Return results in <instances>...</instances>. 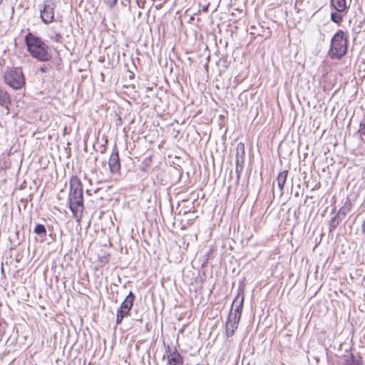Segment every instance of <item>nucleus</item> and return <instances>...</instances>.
I'll list each match as a JSON object with an SVG mask.
<instances>
[{
    "instance_id": "1",
    "label": "nucleus",
    "mask_w": 365,
    "mask_h": 365,
    "mask_svg": "<svg viewBox=\"0 0 365 365\" xmlns=\"http://www.w3.org/2000/svg\"><path fill=\"white\" fill-rule=\"evenodd\" d=\"M25 43L28 51L34 58L41 62L49 61L52 58L48 46L40 37L29 33L25 36Z\"/></svg>"
},
{
    "instance_id": "2",
    "label": "nucleus",
    "mask_w": 365,
    "mask_h": 365,
    "mask_svg": "<svg viewBox=\"0 0 365 365\" xmlns=\"http://www.w3.org/2000/svg\"><path fill=\"white\" fill-rule=\"evenodd\" d=\"M68 205L73 216L78 218V212H81L83 207L82 185L80 179L77 177H72L70 180Z\"/></svg>"
},
{
    "instance_id": "3",
    "label": "nucleus",
    "mask_w": 365,
    "mask_h": 365,
    "mask_svg": "<svg viewBox=\"0 0 365 365\" xmlns=\"http://www.w3.org/2000/svg\"><path fill=\"white\" fill-rule=\"evenodd\" d=\"M348 36L342 30H338L331 39L328 55L331 59H341L346 54Z\"/></svg>"
},
{
    "instance_id": "4",
    "label": "nucleus",
    "mask_w": 365,
    "mask_h": 365,
    "mask_svg": "<svg viewBox=\"0 0 365 365\" xmlns=\"http://www.w3.org/2000/svg\"><path fill=\"white\" fill-rule=\"evenodd\" d=\"M5 83L15 90L21 88L25 84V78L19 67L7 69L4 75Z\"/></svg>"
},
{
    "instance_id": "5",
    "label": "nucleus",
    "mask_w": 365,
    "mask_h": 365,
    "mask_svg": "<svg viewBox=\"0 0 365 365\" xmlns=\"http://www.w3.org/2000/svg\"><path fill=\"white\" fill-rule=\"evenodd\" d=\"M245 296L243 292H239L234 299L230 312L232 313V317L240 320L243 309Z\"/></svg>"
},
{
    "instance_id": "6",
    "label": "nucleus",
    "mask_w": 365,
    "mask_h": 365,
    "mask_svg": "<svg viewBox=\"0 0 365 365\" xmlns=\"http://www.w3.org/2000/svg\"><path fill=\"white\" fill-rule=\"evenodd\" d=\"M54 3L51 1H46L43 6V9H40L41 19L43 23L48 24L52 22L54 16Z\"/></svg>"
},
{
    "instance_id": "7",
    "label": "nucleus",
    "mask_w": 365,
    "mask_h": 365,
    "mask_svg": "<svg viewBox=\"0 0 365 365\" xmlns=\"http://www.w3.org/2000/svg\"><path fill=\"white\" fill-rule=\"evenodd\" d=\"M134 299V294L132 292H130L118 309V317L124 318L129 314L133 304Z\"/></svg>"
},
{
    "instance_id": "8",
    "label": "nucleus",
    "mask_w": 365,
    "mask_h": 365,
    "mask_svg": "<svg viewBox=\"0 0 365 365\" xmlns=\"http://www.w3.org/2000/svg\"><path fill=\"white\" fill-rule=\"evenodd\" d=\"M240 320L232 317V312H230L226 320L225 334L227 337H232L237 329Z\"/></svg>"
},
{
    "instance_id": "9",
    "label": "nucleus",
    "mask_w": 365,
    "mask_h": 365,
    "mask_svg": "<svg viewBox=\"0 0 365 365\" xmlns=\"http://www.w3.org/2000/svg\"><path fill=\"white\" fill-rule=\"evenodd\" d=\"M168 365H182L183 360L180 354L175 349L172 350L170 346L167 347Z\"/></svg>"
},
{
    "instance_id": "10",
    "label": "nucleus",
    "mask_w": 365,
    "mask_h": 365,
    "mask_svg": "<svg viewBox=\"0 0 365 365\" xmlns=\"http://www.w3.org/2000/svg\"><path fill=\"white\" fill-rule=\"evenodd\" d=\"M108 165L111 173H118L120 172V163L118 153L117 151L112 153L110 155Z\"/></svg>"
},
{
    "instance_id": "11",
    "label": "nucleus",
    "mask_w": 365,
    "mask_h": 365,
    "mask_svg": "<svg viewBox=\"0 0 365 365\" xmlns=\"http://www.w3.org/2000/svg\"><path fill=\"white\" fill-rule=\"evenodd\" d=\"M331 6L338 12H346L349 6L346 0H331Z\"/></svg>"
},
{
    "instance_id": "12",
    "label": "nucleus",
    "mask_w": 365,
    "mask_h": 365,
    "mask_svg": "<svg viewBox=\"0 0 365 365\" xmlns=\"http://www.w3.org/2000/svg\"><path fill=\"white\" fill-rule=\"evenodd\" d=\"M287 175H288V171L283 170V171L280 172L277 177V185L280 190V195H283V189H284V186L286 182H287Z\"/></svg>"
},
{
    "instance_id": "13",
    "label": "nucleus",
    "mask_w": 365,
    "mask_h": 365,
    "mask_svg": "<svg viewBox=\"0 0 365 365\" xmlns=\"http://www.w3.org/2000/svg\"><path fill=\"white\" fill-rule=\"evenodd\" d=\"M346 365H363V361L360 356H355L354 354H351L346 360Z\"/></svg>"
},
{
    "instance_id": "14",
    "label": "nucleus",
    "mask_w": 365,
    "mask_h": 365,
    "mask_svg": "<svg viewBox=\"0 0 365 365\" xmlns=\"http://www.w3.org/2000/svg\"><path fill=\"white\" fill-rule=\"evenodd\" d=\"M9 103H10L9 94L6 91L0 89V105L7 107Z\"/></svg>"
},
{
    "instance_id": "15",
    "label": "nucleus",
    "mask_w": 365,
    "mask_h": 365,
    "mask_svg": "<svg viewBox=\"0 0 365 365\" xmlns=\"http://www.w3.org/2000/svg\"><path fill=\"white\" fill-rule=\"evenodd\" d=\"M245 145L242 143H239L236 148L235 160L239 159L245 160Z\"/></svg>"
},
{
    "instance_id": "16",
    "label": "nucleus",
    "mask_w": 365,
    "mask_h": 365,
    "mask_svg": "<svg viewBox=\"0 0 365 365\" xmlns=\"http://www.w3.org/2000/svg\"><path fill=\"white\" fill-rule=\"evenodd\" d=\"M244 163H245L244 160H239V159L235 160V164H236L235 173L237 175V182H238L240 179L241 173L244 168Z\"/></svg>"
},
{
    "instance_id": "17",
    "label": "nucleus",
    "mask_w": 365,
    "mask_h": 365,
    "mask_svg": "<svg viewBox=\"0 0 365 365\" xmlns=\"http://www.w3.org/2000/svg\"><path fill=\"white\" fill-rule=\"evenodd\" d=\"M350 210H351L350 203L346 202L345 205L339 210L336 216H338L339 218H340V216L345 217V215L349 212H350Z\"/></svg>"
},
{
    "instance_id": "18",
    "label": "nucleus",
    "mask_w": 365,
    "mask_h": 365,
    "mask_svg": "<svg viewBox=\"0 0 365 365\" xmlns=\"http://www.w3.org/2000/svg\"><path fill=\"white\" fill-rule=\"evenodd\" d=\"M341 220L336 215L333 217L329 223V232L334 231L339 225Z\"/></svg>"
},
{
    "instance_id": "19",
    "label": "nucleus",
    "mask_w": 365,
    "mask_h": 365,
    "mask_svg": "<svg viewBox=\"0 0 365 365\" xmlns=\"http://www.w3.org/2000/svg\"><path fill=\"white\" fill-rule=\"evenodd\" d=\"M34 232L41 237L46 236V230L45 226L41 224L36 225L34 228Z\"/></svg>"
},
{
    "instance_id": "20",
    "label": "nucleus",
    "mask_w": 365,
    "mask_h": 365,
    "mask_svg": "<svg viewBox=\"0 0 365 365\" xmlns=\"http://www.w3.org/2000/svg\"><path fill=\"white\" fill-rule=\"evenodd\" d=\"M331 20L333 22L339 24L343 20V15L338 11L333 12L331 14Z\"/></svg>"
},
{
    "instance_id": "21",
    "label": "nucleus",
    "mask_w": 365,
    "mask_h": 365,
    "mask_svg": "<svg viewBox=\"0 0 365 365\" xmlns=\"http://www.w3.org/2000/svg\"><path fill=\"white\" fill-rule=\"evenodd\" d=\"M358 133L360 135L361 139L363 140V137L365 138V116H364L360 121Z\"/></svg>"
},
{
    "instance_id": "22",
    "label": "nucleus",
    "mask_w": 365,
    "mask_h": 365,
    "mask_svg": "<svg viewBox=\"0 0 365 365\" xmlns=\"http://www.w3.org/2000/svg\"><path fill=\"white\" fill-rule=\"evenodd\" d=\"M51 40L56 42H61L63 36L60 33L54 32L53 34L50 36Z\"/></svg>"
},
{
    "instance_id": "23",
    "label": "nucleus",
    "mask_w": 365,
    "mask_h": 365,
    "mask_svg": "<svg viewBox=\"0 0 365 365\" xmlns=\"http://www.w3.org/2000/svg\"><path fill=\"white\" fill-rule=\"evenodd\" d=\"M103 2L110 8H112L117 2V0H103Z\"/></svg>"
},
{
    "instance_id": "24",
    "label": "nucleus",
    "mask_w": 365,
    "mask_h": 365,
    "mask_svg": "<svg viewBox=\"0 0 365 365\" xmlns=\"http://www.w3.org/2000/svg\"><path fill=\"white\" fill-rule=\"evenodd\" d=\"M108 256L109 255L105 252L101 257L98 256V258L102 263H106L108 261Z\"/></svg>"
},
{
    "instance_id": "25",
    "label": "nucleus",
    "mask_w": 365,
    "mask_h": 365,
    "mask_svg": "<svg viewBox=\"0 0 365 365\" xmlns=\"http://www.w3.org/2000/svg\"><path fill=\"white\" fill-rule=\"evenodd\" d=\"M48 70H49V66H48L43 65L42 66H41V67H40V71H41L42 73H46V72H47Z\"/></svg>"
},
{
    "instance_id": "26",
    "label": "nucleus",
    "mask_w": 365,
    "mask_h": 365,
    "mask_svg": "<svg viewBox=\"0 0 365 365\" xmlns=\"http://www.w3.org/2000/svg\"><path fill=\"white\" fill-rule=\"evenodd\" d=\"M123 318H120V317H118V314H116V324H119L121 323V322L123 321Z\"/></svg>"
},
{
    "instance_id": "27",
    "label": "nucleus",
    "mask_w": 365,
    "mask_h": 365,
    "mask_svg": "<svg viewBox=\"0 0 365 365\" xmlns=\"http://www.w3.org/2000/svg\"><path fill=\"white\" fill-rule=\"evenodd\" d=\"M208 6H209V5H208V4H207V5H206V6H203L202 7V11H204V12L207 11Z\"/></svg>"
},
{
    "instance_id": "28",
    "label": "nucleus",
    "mask_w": 365,
    "mask_h": 365,
    "mask_svg": "<svg viewBox=\"0 0 365 365\" xmlns=\"http://www.w3.org/2000/svg\"><path fill=\"white\" fill-rule=\"evenodd\" d=\"M106 150V147L104 145H101V150L100 152L103 153Z\"/></svg>"
},
{
    "instance_id": "29",
    "label": "nucleus",
    "mask_w": 365,
    "mask_h": 365,
    "mask_svg": "<svg viewBox=\"0 0 365 365\" xmlns=\"http://www.w3.org/2000/svg\"><path fill=\"white\" fill-rule=\"evenodd\" d=\"M134 76V73L131 72L130 75V78H133Z\"/></svg>"
},
{
    "instance_id": "30",
    "label": "nucleus",
    "mask_w": 365,
    "mask_h": 365,
    "mask_svg": "<svg viewBox=\"0 0 365 365\" xmlns=\"http://www.w3.org/2000/svg\"><path fill=\"white\" fill-rule=\"evenodd\" d=\"M92 148H93V149H96V148H95V145H93V144Z\"/></svg>"
},
{
    "instance_id": "31",
    "label": "nucleus",
    "mask_w": 365,
    "mask_h": 365,
    "mask_svg": "<svg viewBox=\"0 0 365 365\" xmlns=\"http://www.w3.org/2000/svg\"><path fill=\"white\" fill-rule=\"evenodd\" d=\"M88 365H91V361H89Z\"/></svg>"
},
{
    "instance_id": "32",
    "label": "nucleus",
    "mask_w": 365,
    "mask_h": 365,
    "mask_svg": "<svg viewBox=\"0 0 365 365\" xmlns=\"http://www.w3.org/2000/svg\"><path fill=\"white\" fill-rule=\"evenodd\" d=\"M0 66H1V63H0Z\"/></svg>"
}]
</instances>
